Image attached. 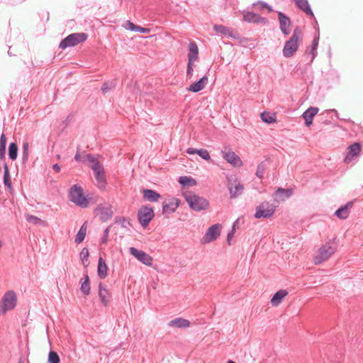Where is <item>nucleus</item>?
<instances>
[{
  "label": "nucleus",
  "mask_w": 363,
  "mask_h": 363,
  "mask_svg": "<svg viewBox=\"0 0 363 363\" xmlns=\"http://www.w3.org/2000/svg\"><path fill=\"white\" fill-rule=\"evenodd\" d=\"M302 40L303 32L299 26H296L291 37L285 43L283 48V55L287 58L292 57L298 50Z\"/></svg>",
  "instance_id": "obj_1"
},
{
  "label": "nucleus",
  "mask_w": 363,
  "mask_h": 363,
  "mask_svg": "<svg viewBox=\"0 0 363 363\" xmlns=\"http://www.w3.org/2000/svg\"><path fill=\"white\" fill-rule=\"evenodd\" d=\"M183 196L188 203L189 207L195 211H201L206 209L209 203L207 199L203 197L199 196L191 191L183 192Z\"/></svg>",
  "instance_id": "obj_2"
},
{
  "label": "nucleus",
  "mask_w": 363,
  "mask_h": 363,
  "mask_svg": "<svg viewBox=\"0 0 363 363\" xmlns=\"http://www.w3.org/2000/svg\"><path fill=\"white\" fill-rule=\"evenodd\" d=\"M337 247V244L334 239L323 245L318 249L317 255L314 257V263L315 264H320L327 260L335 252Z\"/></svg>",
  "instance_id": "obj_3"
},
{
  "label": "nucleus",
  "mask_w": 363,
  "mask_h": 363,
  "mask_svg": "<svg viewBox=\"0 0 363 363\" xmlns=\"http://www.w3.org/2000/svg\"><path fill=\"white\" fill-rule=\"evenodd\" d=\"M69 198L72 202L82 208H86L89 205V201L85 197L82 188L78 184H74L70 188Z\"/></svg>",
  "instance_id": "obj_4"
},
{
  "label": "nucleus",
  "mask_w": 363,
  "mask_h": 363,
  "mask_svg": "<svg viewBox=\"0 0 363 363\" xmlns=\"http://www.w3.org/2000/svg\"><path fill=\"white\" fill-rule=\"evenodd\" d=\"M17 303L16 294L13 291H8L3 296L0 301V313L5 314L13 310Z\"/></svg>",
  "instance_id": "obj_5"
},
{
  "label": "nucleus",
  "mask_w": 363,
  "mask_h": 363,
  "mask_svg": "<svg viewBox=\"0 0 363 363\" xmlns=\"http://www.w3.org/2000/svg\"><path fill=\"white\" fill-rule=\"evenodd\" d=\"M88 35L85 33H74L69 35L64 38L60 43L59 48L65 49L69 47H74L77 44L86 40Z\"/></svg>",
  "instance_id": "obj_6"
},
{
  "label": "nucleus",
  "mask_w": 363,
  "mask_h": 363,
  "mask_svg": "<svg viewBox=\"0 0 363 363\" xmlns=\"http://www.w3.org/2000/svg\"><path fill=\"white\" fill-rule=\"evenodd\" d=\"M154 216L153 208L148 206H142L138 211V221L143 228H146L148 226Z\"/></svg>",
  "instance_id": "obj_7"
},
{
  "label": "nucleus",
  "mask_w": 363,
  "mask_h": 363,
  "mask_svg": "<svg viewBox=\"0 0 363 363\" xmlns=\"http://www.w3.org/2000/svg\"><path fill=\"white\" fill-rule=\"evenodd\" d=\"M275 208L274 204L267 201L262 202L257 207L255 217L256 218H269L274 213Z\"/></svg>",
  "instance_id": "obj_8"
},
{
  "label": "nucleus",
  "mask_w": 363,
  "mask_h": 363,
  "mask_svg": "<svg viewBox=\"0 0 363 363\" xmlns=\"http://www.w3.org/2000/svg\"><path fill=\"white\" fill-rule=\"evenodd\" d=\"M221 225L214 224L208 228L203 238V242L208 243L216 240L220 235Z\"/></svg>",
  "instance_id": "obj_9"
},
{
  "label": "nucleus",
  "mask_w": 363,
  "mask_h": 363,
  "mask_svg": "<svg viewBox=\"0 0 363 363\" xmlns=\"http://www.w3.org/2000/svg\"><path fill=\"white\" fill-rule=\"evenodd\" d=\"M130 253L144 264L147 266L152 265L153 260L152 257L144 251L139 250L135 247H132L130 248Z\"/></svg>",
  "instance_id": "obj_10"
},
{
  "label": "nucleus",
  "mask_w": 363,
  "mask_h": 363,
  "mask_svg": "<svg viewBox=\"0 0 363 363\" xmlns=\"http://www.w3.org/2000/svg\"><path fill=\"white\" fill-rule=\"evenodd\" d=\"M278 19L280 25V30L284 35H289L291 33V19L282 12H278Z\"/></svg>",
  "instance_id": "obj_11"
},
{
  "label": "nucleus",
  "mask_w": 363,
  "mask_h": 363,
  "mask_svg": "<svg viewBox=\"0 0 363 363\" xmlns=\"http://www.w3.org/2000/svg\"><path fill=\"white\" fill-rule=\"evenodd\" d=\"M243 20L248 23H261L263 25H267L269 23V21L267 18L262 17L259 14L250 11L244 13Z\"/></svg>",
  "instance_id": "obj_12"
},
{
  "label": "nucleus",
  "mask_w": 363,
  "mask_h": 363,
  "mask_svg": "<svg viewBox=\"0 0 363 363\" xmlns=\"http://www.w3.org/2000/svg\"><path fill=\"white\" fill-rule=\"evenodd\" d=\"M93 171L94 172L95 179L97 182V186L100 189H105L106 186V179L104 173V167H94Z\"/></svg>",
  "instance_id": "obj_13"
},
{
  "label": "nucleus",
  "mask_w": 363,
  "mask_h": 363,
  "mask_svg": "<svg viewBox=\"0 0 363 363\" xmlns=\"http://www.w3.org/2000/svg\"><path fill=\"white\" fill-rule=\"evenodd\" d=\"M348 151L344 159V162L349 164L353 160V157L357 156L362 150V146L359 143H354L347 148Z\"/></svg>",
  "instance_id": "obj_14"
},
{
  "label": "nucleus",
  "mask_w": 363,
  "mask_h": 363,
  "mask_svg": "<svg viewBox=\"0 0 363 363\" xmlns=\"http://www.w3.org/2000/svg\"><path fill=\"white\" fill-rule=\"evenodd\" d=\"M223 158L233 166H240L242 161L240 158L233 151H222Z\"/></svg>",
  "instance_id": "obj_15"
},
{
  "label": "nucleus",
  "mask_w": 363,
  "mask_h": 363,
  "mask_svg": "<svg viewBox=\"0 0 363 363\" xmlns=\"http://www.w3.org/2000/svg\"><path fill=\"white\" fill-rule=\"evenodd\" d=\"M318 108L311 106L303 112L302 117L305 120L306 126L308 127L312 124L313 118L318 113Z\"/></svg>",
  "instance_id": "obj_16"
},
{
  "label": "nucleus",
  "mask_w": 363,
  "mask_h": 363,
  "mask_svg": "<svg viewBox=\"0 0 363 363\" xmlns=\"http://www.w3.org/2000/svg\"><path fill=\"white\" fill-rule=\"evenodd\" d=\"M97 210L99 212L100 218L102 221H106L113 216V211L109 205H100L98 206Z\"/></svg>",
  "instance_id": "obj_17"
},
{
  "label": "nucleus",
  "mask_w": 363,
  "mask_h": 363,
  "mask_svg": "<svg viewBox=\"0 0 363 363\" xmlns=\"http://www.w3.org/2000/svg\"><path fill=\"white\" fill-rule=\"evenodd\" d=\"M188 51V61L195 62L199 58V48L194 41L189 43Z\"/></svg>",
  "instance_id": "obj_18"
},
{
  "label": "nucleus",
  "mask_w": 363,
  "mask_h": 363,
  "mask_svg": "<svg viewBox=\"0 0 363 363\" xmlns=\"http://www.w3.org/2000/svg\"><path fill=\"white\" fill-rule=\"evenodd\" d=\"M207 83L208 77L206 76H203L199 81L191 84L188 88V90L194 93L199 92L204 89Z\"/></svg>",
  "instance_id": "obj_19"
},
{
  "label": "nucleus",
  "mask_w": 363,
  "mask_h": 363,
  "mask_svg": "<svg viewBox=\"0 0 363 363\" xmlns=\"http://www.w3.org/2000/svg\"><path fill=\"white\" fill-rule=\"evenodd\" d=\"M190 325V322L183 318H176L168 323V326L176 328H186Z\"/></svg>",
  "instance_id": "obj_20"
},
{
  "label": "nucleus",
  "mask_w": 363,
  "mask_h": 363,
  "mask_svg": "<svg viewBox=\"0 0 363 363\" xmlns=\"http://www.w3.org/2000/svg\"><path fill=\"white\" fill-rule=\"evenodd\" d=\"M99 296L102 304L104 306H106L109 302L110 294L107 289L102 284V283H99Z\"/></svg>",
  "instance_id": "obj_21"
},
{
  "label": "nucleus",
  "mask_w": 363,
  "mask_h": 363,
  "mask_svg": "<svg viewBox=\"0 0 363 363\" xmlns=\"http://www.w3.org/2000/svg\"><path fill=\"white\" fill-rule=\"evenodd\" d=\"M296 6L308 16H313L308 0H294Z\"/></svg>",
  "instance_id": "obj_22"
},
{
  "label": "nucleus",
  "mask_w": 363,
  "mask_h": 363,
  "mask_svg": "<svg viewBox=\"0 0 363 363\" xmlns=\"http://www.w3.org/2000/svg\"><path fill=\"white\" fill-rule=\"evenodd\" d=\"M179 206L178 201L174 199L168 203L164 202L162 204V213L164 214H170L174 213Z\"/></svg>",
  "instance_id": "obj_23"
},
{
  "label": "nucleus",
  "mask_w": 363,
  "mask_h": 363,
  "mask_svg": "<svg viewBox=\"0 0 363 363\" xmlns=\"http://www.w3.org/2000/svg\"><path fill=\"white\" fill-rule=\"evenodd\" d=\"M143 194L144 199L150 202H155L161 197L159 193L152 189H143Z\"/></svg>",
  "instance_id": "obj_24"
},
{
  "label": "nucleus",
  "mask_w": 363,
  "mask_h": 363,
  "mask_svg": "<svg viewBox=\"0 0 363 363\" xmlns=\"http://www.w3.org/2000/svg\"><path fill=\"white\" fill-rule=\"evenodd\" d=\"M352 206V203L348 202L345 206H341L340 208H338L335 212V215L340 219H346L349 216V213H350L349 208H351Z\"/></svg>",
  "instance_id": "obj_25"
},
{
  "label": "nucleus",
  "mask_w": 363,
  "mask_h": 363,
  "mask_svg": "<svg viewBox=\"0 0 363 363\" xmlns=\"http://www.w3.org/2000/svg\"><path fill=\"white\" fill-rule=\"evenodd\" d=\"M230 194L231 198H236L242 194L244 186L240 182H235V186L231 184L229 187Z\"/></svg>",
  "instance_id": "obj_26"
},
{
  "label": "nucleus",
  "mask_w": 363,
  "mask_h": 363,
  "mask_svg": "<svg viewBox=\"0 0 363 363\" xmlns=\"http://www.w3.org/2000/svg\"><path fill=\"white\" fill-rule=\"evenodd\" d=\"M288 294L286 290H279L277 291L271 299L272 306H279L282 301L283 298Z\"/></svg>",
  "instance_id": "obj_27"
},
{
  "label": "nucleus",
  "mask_w": 363,
  "mask_h": 363,
  "mask_svg": "<svg viewBox=\"0 0 363 363\" xmlns=\"http://www.w3.org/2000/svg\"><path fill=\"white\" fill-rule=\"evenodd\" d=\"M186 152L190 155L198 154L201 158L205 160H209L211 159L209 152L208 150L205 149H195L193 147H189L187 149Z\"/></svg>",
  "instance_id": "obj_28"
},
{
  "label": "nucleus",
  "mask_w": 363,
  "mask_h": 363,
  "mask_svg": "<svg viewBox=\"0 0 363 363\" xmlns=\"http://www.w3.org/2000/svg\"><path fill=\"white\" fill-rule=\"evenodd\" d=\"M97 271L98 275L101 279H104L107 277L108 267L102 257H99V259Z\"/></svg>",
  "instance_id": "obj_29"
},
{
  "label": "nucleus",
  "mask_w": 363,
  "mask_h": 363,
  "mask_svg": "<svg viewBox=\"0 0 363 363\" xmlns=\"http://www.w3.org/2000/svg\"><path fill=\"white\" fill-rule=\"evenodd\" d=\"M85 160L89 162L88 166L93 170L94 167H99V168L103 167L99 161L98 158L92 155L91 154L84 155Z\"/></svg>",
  "instance_id": "obj_30"
},
{
  "label": "nucleus",
  "mask_w": 363,
  "mask_h": 363,
  "mask_svg": "<svg viewBox=\"0 0 363 363\" xmlns=\"http://www.w3.org/2000/svg\"><path fill=\"white\" fill-rule=\"evenodd\" d=\"M86 233V223H84L80 228L79 230L78 231L76 238H75V242L77 244H79L83 242V240L85 238Z\"/></svg>",
  "instance_id": "obj_31"
},
{
  "label": "nucleus",
  "mask_w": 363,
  "mask_h": 363,
  "mask_svg": "<svg viewBox=\"0 0 363 363\" xmlns=\"http://www.w3.org/2000/svg\"><path fill=\"white\" fill-rule=\"evenodd\" d=\"M80 289L84 295L87 296L90 294L89 277L87 274L84 276V281L82 282Z\"/></svg>",
  "instance_id": "obj_32"
},
{
  "label": "nucleus",
  "mask_w": 363,
  "mask_h": 363,
  "mask_svg": "<svg viewBox=\"0 0 363 363\" xmlns=\"http://www.w3.org/2000/svg\"><path fill=\"white\" fill-rule=\"evenodd\" d=\"M4 184L8 188L11 189V180L6 163H4Z\"/></svg>",
  "instance_id": "obj_33"
},
{
  "label": "nucleus",
  "mask_w": 363,
  "mask_h": 363,
  "mask_svg": "<svg viewBox=\"0 0 363 363\" xmlns=\"http://www.w3.org/2000/svg\"><path fill=\"white\" fill-rule=\"evenodd\" d=\"M280 193H284V196L283 197L280 196V200L284 201L292 195L293 190L291 189L278 188L275 191V196H279Z\"/></svg>",
  "instance_id": "obj_34"
},
{
  "label": "nucleus",
  "mask_w": 363,
  "mask_h": 363,
  "mask_svg": "<svg viewBox=\"0 0 363 363\" xmlns=\"http://www.w3.org/2000/svg\"><path fill=\"white\" fill-rule=\"evenodd\" d=\"M179 183L183 186H194L196 184V182L194 179L186 176L180 177L179 179Z\"/></svg>",
  "instance_id": "obj_35"
},
{
  "label": "nucleus",
  "mask_w": 363,
  "mask_h": 363,
  "mask_svg": "<svg viewBox=\"0 0 363 363\" xmlns=\"http://www.w3.org/2000/svg\"><path fill=\"white\" fill-rule=\"evenodd\" d=\"M6 146V135L4 133H2L0 137V159L1 160H3L5 158Z\"/></svg>",
  "instance_id": "obj_36"
},
{
  "label": "nucleus",
  "mask_w": 363,
  "mask_h": 363,
  "mask_svg": "<svg viewBox=\"0 0 363 363\" xmlns=\"http://www.w3.org/2000/svg\"><path fill=\"white\" fill-rule=\"evenodd\" d=\"M18 155V145L16 143H11L9 147V157L11 160H15Z\"/></svg>",
  "instance_id": "obj_37"
},
{
  "label": "nucleus",
  "mask_w": 363,
  "mask_h": 363,
  "mask_svg": "<svg viewBox=\"0 0 363 363\" xmlns=\"http://www.w3.org/2000/svg\"><path fill=\"white\" fill-rule=\"evenodd\" d=\"M262 120L266 123L270 124L276 121V116L268 112L261 113Z\"/></svg>",
  "instance_id": "obj_38"
},
{
  "label": "nucleus",
  "mask_w": 363,
  "mask_h": 363,
  "mask_svg": "<svg viewBox=\"0 0 363 363\" xmlns=\"http://www.w3.org/2000/svg\"><path fill=\"white\" fill-rule=\"evenodd\" d=\"M26 220L30 223H33L35 225H45V222L44 220H43L40 218L33 216V215L27 214V215H26Z\"/></svg>",
  "instance_id": "obj_39"
},
{
  "label": "nucleus",
  "mask_w": 363,
  "mask_h": 363,
  "mask_svg": "<svg viewBox=\"0 0 363 363\" xmlns=\"http://www.w3.org/2000/svg\"><path fill=\"white\" fill-rule=\"evenodd\" d=\"M267 169V163L266 162H262L257 165V170H256V176L259 178L262 179L264 177V174L265 172V170Z\"/></svg>",
  "instance_id": "obj_40"
},
{
  "label": "nucleus",
  "mask_w": 363,
  "mask_h": 363,
  "mask_svg": "<svg viewBox=\"0 0 363 363\" xmlns=\"http://www.w3.org/2000/svg\"><path fill=\"white\" fill-rule=\"evenodd\" d=\"M79 256H80V259H81L82 263L84 265L87 266L89 264V262L88 261V258L89 256V252L88 249L86 247H84L82 249V250L81 251Z\"/></svg>",
  "instance_id": "obj_41"
},
{
  "label": "nucleus",
  "mask_w": 363,
  "mask_h": 363,
  "mask_svg": "<svg viewBox=\"0 0 363 363\" xmlns=\"http://www.w3.org/2000/svg\"><path fill=\"white\" fill-rule=\"evenodd\" d=\"M318 45V38H314L312 42L311 49L308 52L309 54H311L312 55L311 61H313L317 55Z\"/></svg>",
  "instance_id": "obj_42"
},
{
  "label": "nucleus",
  "mask_w": 363,
  "mask_h": 363,
  "mask_svg": "<svg viewBox=\"0 0 363 363\" xmlns=\"http://www.w3.org/2000/svg\"><path fill=\"white\" fill-rule=\"evenodd\" d=\"M213 29L217 33L228 35L230 31V28L223 25H215Z\"/></svg>",
  "instance_id": "obj_43"
},
{
  "label": "nucleus",
  "mask_w": 363,
  "mask_h": 363,
  "mask_svg": "<svg viewBox=\"0 0 363 363\" xmlns=\"http://www.w3.org/2000/svg\"><path fill=\"white\" fill-rule=\"evenodd\" d=\"M116 86V82H104L101 86V91L104 94L107 93Z\"/></svg>",
  "instance_id": "obj_44"
},
{
  "label": "nucleus",
  "mask_w": 363,
  "mask_h": 363,
  "mask_svg": "<svg viewBox=\"0 0 363 363\" xmlns=\"http://www.w3.org/2000/svg\"><path fill=\"white\" fill-rule=\"evenodd\" d=\"M60 357L56 352L50 351L48 355V363H59Z\"/></svg>",
  "instance_id": "obj_45"
},
{
  "label": "nucleus",
  "mask_w": 363,
  "mask_h": 363,
  "mask_svg": "<svg viewBox=\"0 0 363 363\" xmlns=\"http://www.w3.org/2000/svg\"><path fill=\"white\" fill-rule=\"evenodd\" d=\"M28 148L29 143L28 142H24L22 147V160L23 162H26L28 158Z\"/></svg>",
  "instance_id": "obj_46"
},
{
  "label": "nucleus",
  "mask_w": 363,
  "mask_h": 363,
  "mask_svg": "<svg viewBox=\"0 0 363 363\" xmlns=\"http://www.w3.org/2000/svg\"><path fill=\"white\" fill-rule=\"evenodd\" d=\"M194 62H189L187 63V69H186V77L188 78H191L193 75L194 72Z\"/></svg>",
  "instance_id": "obj_47"
},
{
  "label": "nucleus",
  "mask_w": 363,
  "mask_h": 363,
  "mask_svg": "<svg viewBox=\"0 0 363 363\" xmlns=\"http://www.w3.org/2000/svg\"><path fill=\"white\" fill-rule=\"evenodd\" d=\"M108 233H109V227L106 228L104 231V235L101 238V242L104 244H106L108 242Z\"/></svg>",
  "instance_id": "obj_48"
},
{
  "label": "nucleus",
  "mask_w": 363,
  "mask_h": 363,
  "mask_svg": "<svg viewBox=\"0 0 363 363\" xmlns=\"http://www.w3.org/2000/svg\"><path fill=\"white\" fill-rule=\"evenodd\" d=\"M125 25V28L132 31H135L138 26L130 21H127Z\"/></svg>",
  "instance_id": "obj_49"
},
{
  "label": "nucleus",
  "mask_w": 363,
  "mask_h": 363,
  "mask_svg": "<svg viewBox=\"0 0 363 363\" xmlns=\"http://www.w3.org/2000/svg\"><path fill=\"white\" fill-rule=\"evenodd\" d=\"M258 5H259V9L260 10H262L264 9H267L269 12H271L272 11V8L268 6L266 3L264 2H259L258 3Z\"/></svg>",
  "instance_id": "obj_50"
},
{
  "label": "nucleus",
  "mask_w": 363,
  "mask_h": 363,
  "mask_svg": "<svg viewBox=\"0 0 363 363\" xmlns=\"http://www.w3.org/2000/svg\"><path fill=\"white\" fill-rule=\"evenodd\" d=\"M135 31L140 32L141 33H148L150 32V29L138 26Z\"/></svg>",
  "instance_id": "obj_51"
},
{
  "label": "nucleus",
  "mask_w": 363,
  "mask_h": 363,
  "mask_svg": "<svg viewBox=\"0 0 363 363\" xmlns=\"http://www.w3.org/2000/svg\"><path fill=\"white\" fill-rule=\"evenodd\" d=\"M74 160L77 162H85V157H82L79 152H77V154L74 156Z\"/></svg>",
  "instance_id": "obj_52"
},
{
  "label": "nucleus",
  "mask_w": 363,
  "mask_h": 363,
  "mask_svg": "<svg viewBox=\"0 0 363 363\" xmlns=\"http://www.w3.org/2000/svg\"><path fill=\"white\" fill-rule=\"evenodd\" d=\"M228 36H229L232 38L236 39L238 38V33L233 32L230 30L229 33L228 34Z\"/></svg>",
  "instance_id": "obj_53"
},
{
  "label": "nucleus",
  "mask_w": 363,
  "mask_h": 363,
  "mask_svg": "<svg viewBox=\"0 0 363 363\" xmlns=\"http://www.w3.org/2000/svg\"><path fill=\"white\" fill-rule=\"evenodd\" d=\"M233 235H234V229H233L230 232H229L228 233V235H227V240L228 242L230 243V240H231V238L233 237Z\"/></svg>",
  "instance_id": "obj_54"
},
{
  "label": "nucleus",
  "mask_w": 363,
  "mask_h": 363,
  "mask_svg": "<svg viewBox=\"0 0 363 363\" xmlns=\"http://www.w3.org/2000/svg\"><path fill=\"white\" fill-rule=\"evenodd\" d=\"M52 169L56 172H59L60 171V167L59 166L58 164H54L52 165Z\"/></svg>",
  "instance_id": "obj_55"
},
{
  "label": "nucleus",
  "mask_w": 363,
  "mask_h": 363,
  "mask_svg": "<svg viewBox=\"0 0 363 363\" xmlns=\"http://www.w3.org/2000/svg\"><path fill=\"white\" fill-rule=\"evenodd\" d=\"M126 221V219L125 218H118L116 222L117 223H120L122 224V225L125 226L124 225V223Z\"/></svg>",
  "instance_id": "obj_56"
},
{
  "label": "nucleus",
  "mask_w": 363,
  "mask_h": 363,
  "mask_svg": "<svg viewBox=\"0 0 363 363\" xmlns=\"http://www.w3.org/2000/svg\"><path fill=\"white\" fill-rule=\"evenodd\" d=\"M284 196V193H280L279 196H276L277 199L280 200V196L283 197Z\"/></svg>",
  "instance_id": "obj_57"
},
{
  "label": "nucleus",
  "mask_w": 363,
  "mask_h": 363,
  "mask_svg": "<svg viewBox=\"0 0 363 363\" xmlns=\"http://www.w3.org/2000/svg\"><path fill=\"white\" fill-rule=\"evenodd\" d=\"M227 363H235V362L233 361H232V360H230Z\"/></svg>",
  "instance_id": "obj_58"
},
{
  "label": "nucleus",
  "mask_w": 363,
  "mask_h": 363,
  "mask_svg": "<svg viewBox=\"0 0 363 363\" xmlns=\"http://www.w3.org/2000/svg\"><path fill=\"white\" fill-rule=\"evenodd\" d=\"M57 159H60V155H57Z\"/></svg>",
  "instance_id": "obj_59"
},
{
  "label": "nucleus",
  "mask_w": 363,
  "mask_h": 363,
  "mask_svg": "<svg viewBox=\"0 0 363 363\" xmlns=\"http://www.w3.org/2000/svg\"><path fill=\"white\" fill-rule=\"evenodd\" d=\"M1 246H2V242H1V241L0 240V248L1 247Z\"/></svg>",
  "instance_id": "obj_60"
},
{
  "label": "nucleus",
  "mask_w": 363,
  "mask_h": 363,
  "mask_svg": "<svg viewBox=\"0 0 363 363\" xmlns=\"http://www.w3.org/2000/svg\"><path fill=\"white\" fill-rule=\"evenodd\" d=\"M8 54H9V55H10V56L11 55V52H10L9 51L8 52Z\"/></svg>",
  "instance_id": "obj_61"
}]
</instances>
